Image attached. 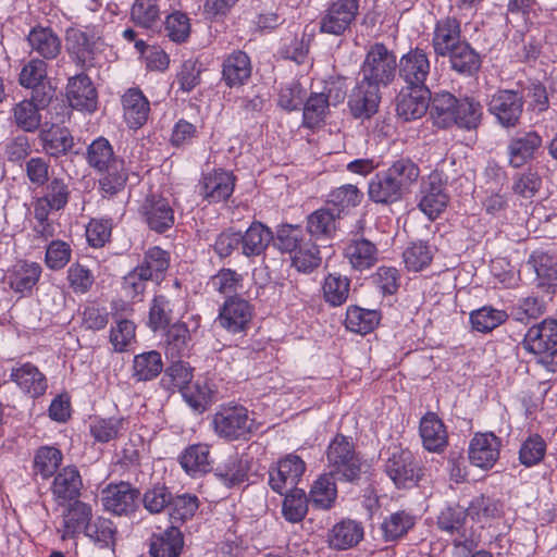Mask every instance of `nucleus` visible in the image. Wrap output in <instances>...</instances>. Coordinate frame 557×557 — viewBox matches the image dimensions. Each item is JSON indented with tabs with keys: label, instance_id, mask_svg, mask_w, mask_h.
Returning a JSON list of instances; mask_svg holds the SVG:
<instances>
[{
	"label": "nucleus",
	"instance_id": "obj_1",
	"mask_svg": "<svg viewBox=\"0 0 557 557\" xmlns=\"http://www.w3.org/2000/svg\"><path fill=\"white\" fill-rule=\"evenodd\" d=\"M215 434L228 441L246 438L252 433L255 422L242 405L222 406L212 418Z\"/></svg>",
	"mask_w": 557,
	"mask_h": 557
},
{
	"label": "nucleus",
	"instance_id": "obj_2",
	"mask_svg": "<svg viewBox=\"0 0 557 557\" xmlns=\"http://www.w3.org/2000/svg\"><path fill=\"white\" fill-rule=\"evenodd\" d=\"M396 57L383 44H374L368 50L360 73L362 81L377 87L387 86L395 77Z\"/></svg>",
	"mask_w": 557,
	"mask_h": 557
},
{
	"label": "nucleus",
	"instance_id": "obj_3",
	"mask_svg": "<svg viewBox=\"0 0 557 557\" xmlns=\"http://www.w3.org/2000/svg\"><path fill=\"white\" fill-rule=\"evenodd\" d=\"M329 467L333 475L339 480L352 482L361 472L360 461L355 454L354 445L342 435H337L329 445L326 453Z\"/></svg>",
	"mask_w": 557,
	"mask_h": 557
},
{
	"label": "nucleus",
	"instance_id": "obj_4",
	"mask_svg": "<svg viewBox=\"0 0 557 557\" xmlns=\"http://www.w3.org/2000/svg\"><path fill=\"white\" fill-rule=\"evenodd\" d=\"M384 471L397 488H411L421 479V469L412 453L395 447L385 460Z\"/></svg>",
	"mask_w": 557,
	"mask_h": 557
},
{
	"label": "nucleus",
	"instance_id": "obj_5",
	"mask_svg": "<svg viewBox=\"0 0 557 557\" xmlns=\"http://www.w3.org/2000/svg\"><path fill=\"white\" fill-rule=\"evenodd\" d=\"M359 0H337L332 2L321 15L319 29L323 34L342 36L356 21Z\"/></svg>",
	"mask_w": 557,
	"mask_h": 557
},
{
	"label": "nucleus",
	"instance_id": "obj_6",
	"mask_svg": "<svg viewBox=\"0 0 557 557\" xmlns=\"http://www.w3.org/2000/svg\"><path fill=\"white\" fill-rule=\"evenodd\" d=\"M448 202L449 196L445 189V182L438 171H433L422 178L418 206L425 215L431 220L437 218Z\"/></svg>",
	"mask_w": 557,
	"mask_h": 557
},
{
	"label": "nucleus",
	"instance_id": "obj_7",
	"mask_svg": "<svg viewBox=\"0 0 557 557\" xmlns=\"http://www.w3.org/2000/svg\"><path fill=\"white\" fill-rule=\"evenodd\" d=\"M20 84L33 89V99L41 106H48L54 96V89L47 77V63L44 60L32 59L21 70Z\"/></svg>",
	"mask_w": 557,
	"mask_h": 557
},
{
	"label": "nucleus",
	"instance_id": "obj_8",
	"mask_svg": "<svg viewBox=\"0 0 557 557\" xmlns=\"http://www.w3.org/2000/svg\"><path fill=\"white\" fill-rule=\"evenodd\" d=\"M305 470L306 465L301 458L296 455H288L280 460L276 467L270 469L269 484L278 494L287 493L296 488Z\"/></svg>",
	"mask_w": 557,
	"mask_h": 557
},
{
	"label": "nucleus",
	"instance_id": "obj_9",
	"mask_svg": "<svg viewBox=\"0 0 557 557\" xmlns=\"http://www.w3.org/2000/svg\"><path fill=\"white\" fill-rule=\"evenodd\" d=\"M490 112L504 127H513L523 110L522 97L513 90H498L488 102Z\"/></svg>",
	"mask_w": 557,
	"mask_h": 557
},
{
	"label": "nucleus",
	"instance_id": "obj_10",
	"mask_svg": "<svg viewBox=\"0 0 557 557\" xmlns=\"http://www.w3.org/2000/svg\"><path fill=\"white\" fill-rule=\"evenodd\" d=\"M252 319L251 305L240 297H228L219 312V323L227 332L237 334L245 332Z\"/></svg>",
	"mask_w": 557,
	"mask_h": 557
},
{
	"label": "nucleus",
	"instance_id": "obj_11",
	"mask_svg": "<svg viewBox=\"0 0 557 557\" xmlns=\"http://www.w3.org/2000/svg\"><path fill=\"white\" fill-rule=\"evenodd\" d=\"M139 212L148 227L157 233H164L174 225V210L162 196H147Z\"/></svg>",
	"mask_w": 557,
	"mask_h": 557
},
{
	"label": "nucleus",
	"instance_id": "obj_12",
	"mask_svg": "<svg viewBox=\"0 0 557 557\" xmlns=\"http://www.w3.org/2000/svg\"><path fill=\"white\" fill-rule=\"evenodd\" d=\"M139 492L129 483L110 484L102 491V504L106 510L116 516H127L137 508Z\"/></svg>",
	"mask_w": 557,
	"mask_h": 557
},
{
	"label": "nucleus",
	"instance_id": "obj_13",
	"mask_svg": "<svg viewBox=\"0 0 557 557\" xmlns=\"http://www.w3.org/2000/svg\"><path fill=\"white\" fill-rule=\"evenodd\" d=\"M523 347L534 355L554 356L557 352V321L544 320L529 329Z\"/></svg>",
	"mask_w": 557,
	"mask_h": 557
},
{
	"label": "nucleus",
	"instance_id": "obj_14",
	"mask_svg": "<svg viewBox=\"0 0 557 557\" xmlns=\"http://www.w3.org/2000/svg\"><path fill=\"white\" fill-rule=\"evenodd\" d=\"M398 67L399 76L405 81L407 87L428 88L425 82L430 74V61L423 50L417 48L404 54Z\"/></svg>",
	"mask_w": 557,
	"mask_h": 557
},
{
	"label": "nucleus",
	"instance_id": "obj_15",
	"mask_svg": "<svg viewBox=\"0 0 557 557\" xmlns=\"http://www.w3.org/2000/svg\"><path fill=\"white\" fill-rule=\"evenodd\" d=\"M344 256L355 271L362 272L375 265L379 249L374 243L355 234L344 249Z\"/></svg>",
	"mask_w": 557,
	"mask_h": 557
},
{
	"label": "nucleus",
	"instance_id": "obj_16",
	"mask_svg": "<svg viewBox=\"0 0 557 557\" xmlns=\"http://www.w3.org/2000/svg\"><path fill=\"white\" fill-rule=\"evenodd\" d=\"M82 487L83 481L77 468L66 466L55 474L51 484V493L58 505L64 506L79 497Z\"/></svg>",
	"mask_w": 557,
	"mask_h": 557
},
{
	"label": "nucleus",
	"instance_id": "obj_17",
	"mask_svg": "<svg viewBox=\"0 0 557 557\" xmlns=\"http://www.w3.org/2000/svg\"><path fill=\"white\" fill-rule=\"evenodd\" d=\"M429 100V88H403L397 96V114L405 121L420 119L426 113Z\"/></svg>",
	"mask_w": 557,
	"mask_h": 557
},
{
	"label": "nucleus",
	"instance_id": "obj_18",
	"mask_svg": "<svg viewBox=\"0 0 557 557\" xmlns=\"http://www.w3.org/2000/svg\"><path fill=\"white\" fill-rule=\"evenodd\" d=\"M380 87L360 81L349 96V108L355 117L369 119L379 108Z\"/></svg>",
	"mask_w": 557,
	"mask_h": 557
},
{
	"label": "nucleus",
	"instance_id": "obj_19",
	"mask_svg": "<svg viewBox=\"0 0 557 557\" xmlns=\"http://www.w3.org/2000/svg\"><path fill=\"white\" fill-rule=\"evenodd\" d=\"M500 442L493 433H478L469 445V459L479 468H491L499 456Z\"/></svg>",
	"mask_w": 557,
	"mask_h": 557
},
{
	"label": "nucleus",
	"instance_id": "obj_20",
	"mask_svg": "<svg viewBox=\"0 0 557 557\" xmlns=\"http://www.w3.org/2000/svg\"><path fill=\"white\" fill-rule=\"evenodd\" d=\"M460 22L456 17L446 16L435 24L432 47L440 57H446L451 49L461 44Z\"/></svg>",
	"mask_w": 557,
	"mask_h": 557
},
{
	"label": "nucleus",
	"instance_id": "obj_21",
	"mask_svg": "<svg viewBox=\"0 0 557 557\" xmlns=\"http://www.w3.org/2000/svg\"><path fill=\"white\" fill-rule=\"evenodd\" d=\"M235 178L231 172L215 170L203 176L200 194L209 202H219L227 199L235 186Z\"/></svg>",
	"mask_w": 557,
	"mask_h": 557
},
{
	"label": "nucleus",
	"instance_id": "obj_22",
	"mask_svg": "<svg viewBox=\"0 0 557 557\" xmlns=\"http://www.w3.org/2000/svg\"><path fill=\"white\" fill-rule=\"evenodd\" d=\"M66 97L74 109L92 111L96 108L97 92L87 75L79 74L69 79Z\"/></svg>",
	"mask_w": 557,
	"mask_h": 557
},
{
	"label": "nucleus",
	"instance_id": "obj_23",
	"mask_svg": "<svg viewBox=\"0 0 557 557\" xmlns=\"http://www.w3.org/2000/svg\"><path fill=\"white\" fill-rule=\"evenodd\" d=\"M542 143V137L534 131L512 138L508 145L509 164L513 168H521L535 157Z\"/></svg>",
	"mask_w": 557,
	"mask_h": 557
},
{
	"label": "nucleus",
	"instance_id": "obj_24",
	"mask_svg": "<svg viewBox=\"0 0 557 557\" xmlns=\"http://www.w3.org/2000/svg\"><path fill=\"white\" fill-rule=\"evenodd\" d=\"M251 75V62L247 53L237 50L228 54L222 64V78L233 88L246 83Z\"/></svg>",
	"mask_w": 557,
	"mask_h": 557
},
{
	"label": "nucleus",
	"instance_id": "obj_25",
	"mask_svg": "<svg viewBox=\"0 0 557 557\" xmlns=\"http://www.w3.org/2000/svg\"><path fill=\"white\" fill-rule=\"evenodd\" d=\"M180 302L181 299L171 293L156 295L149 309V326L153 331L169 326Z\"/></svg>",
	"mask_w": 557,
	"mask_h": 557
},
{
	"label": "nucleus",
	"instance_id": "obj_26",
	"mask_svg": "<svg viewBox=\"0 0 557 557\" xmlns=\"http://www.w3.org/2000/svg\"><path fill=\"white\" fill-rule=\"evenodd\" d=\"M183 546V533L172 525L160 533L152 534L149 553L151 557H178Z\"/></svg>",
	"mask_w": 557,
	"mask_h": 557
},
{
	"label": "nucleus",
	"instance_id": "obj_27",
	"mask_svg": "<svg viewBox=\"0 0 557 557\" xmlns=\"http://www.w3.org/2000/svg\"><path fill=\"white\" fill-rule=\"evenodd\" d=\"M124 120L131 128L143 126L149 115V101L139 89L131 88L122 97Z\"/></svg>",
	"mask_w": 557,
	"mask_h": 557
},
{
	"label": "nucleus",
	"instance_id": "obj_28",
	"mask_svg": "<svg viewBox=\"0 0 557 557\" xmlns=\"http://www.w3.org/2000/svg\"><path fill=\"white\" fill-rule=\"evenodd\" d=\"M10 377L23 392L32 397H38L47 389L46 376L32 363L12 368Z\"/></svg>",
	"mask_w": 557,
	"mask_h": 557
},
{
	"label": "nucleus",
	"instance_id": "obj_29",
	"mask_svg": "<svg viewBox=\"0 0 557 557\" xmlns=\"http://www.w3.org/2000/svg\"><path fill=\"white\" fill-rule=\"evenodd\" d=\"M369 198L375 203L392 205L405 196L386 171L376 173L369 182Z\"/></svg>",
	"mask_w": 557,
	"mask_h": 557
},
{
	"label": "nucleus",
	"instance_id": "obj_30",
	"mask_svg": "<svg viewBox=\"0 0 557 557\" xmlns=\"http://www.w3.org/2000/svg\"><path fill=\"white\" fill-rule=\"evenodd\" d=\"M362 539V525L350 519L337 522L329 533L330 546L339 550L356 546Z\"/></svg>",
	"mask_w": 557,
	"mask_h": 557
},
{
	"label": "nucleus",
	"instance_id": "obj_31",
	"mask_svg": "<svg viewBox=\"0 0 557 557\" xmlns=\"http://www.w3.org/2000/svg\"><path fill=\"white\" fill-rule=\"evenodd\" d=\"M420 435L425 449L440 453L447 445V432L435 413L425 414L420 422Z\"/></svg>",
	"mask_w": 557,
	"mask_h": 557
},
{
	"label": "nucleus",
	"instance_id": "obj_32",
	"mask_svg": "<svg viewBox=\"0 0 557 557\" xmlns=\"http://www.w3.org/2000/svg\"><path fill=\"white\" fill-rule=\"evenodd\" d=\"M272 231L261 222H253L242 233V253L246 257L260 256L273 240Z\"/></svg>",
	"mask_w": 557,
	"mask_h": 557
},
{
	"label": "nucleus",
	"instance_id": "obj_33",
	"mask_svg": "<svg viewBox=\"0 0 557 557\" xmlns=\"http://www.w3.org/2000/svg\"><path fill=\"white\" fill-rule=\"evenodd\" d=\"M431 100L430 115L433 123L441 127L447 128L456 122L457 98L450 92H436Z\"/></svg>",
	"mask_w": 557,
	"mask_h": 557
},
{
	"label": "nucleus",
	"instance_id": "obj_34",
	"mask_svg": "<svg viewBox=\"0 0 557 557\" xmlns=\"http://www.w3.org/2000/svg\"><path fill=\"white\" fill-rule=\"evenodd\" d=\"M27 40L32 50L46 60L57 58L61 51L60 38L51 28L48 27L33 28Z\"/></svg>",
	"mask_w": 557,
	"mask_h": 557
},
{
	"label": "nucleus",
	"instance_id": "obj_35",
	"mask_svg": "<svg viewBox=\"0 0 557 557\" xmlns=\"http://www.w3.org/2000/svg\"><path fill=\"white\" fill-rule=\"evenodd\" d=\"M385 171L397 184L404 196L411 191L420 177L418 164L409 158H400L394 161Z\"/></svg>",
	"mask_w": 557,
	"mask_h": 557
},
{
	"label": "nucleus",
	"instance_id": "obj_36",
	"mask_svg": "<svg viewBox=\"0 0 557 557\" xmlns=\"http://www.w3.org/2000/svg\"><path fill=\"white\" fill-rule=\"evenodd\" d=\"M91 507L83 502L75 499L63 515V529L61 537H74L85 525L91 521Z\"/></svg>",
	"mask_w": 557,
	"mask_h": 557
},
{
	"label": "nucleus",
	"instance_id": "obj_37",
	"mask_svg": "<svg viewBox=\"0 0 557 557\" xmlns=\"http://www.w3.org/2000/svg\"><path fill=\"white\" fill-rule=\"evenodd\" d=\"M183 469L193 476L201 475L211 470L209 446L195 444L185 449L180 458Z\"/></svg>",
	"mask_w": 557,
	"mask_h": 557
},
{
	"label": "nucleus",
	"instance_id": "obj_38",
	"mask_svg": "<svg viewBox=\"0 0 557 557\" xmlns=\"http://www.w3.org/2000/svg\"><path fill=\"white\" fill-rule=\"evenodd\" d=\"M339 215L331 209H318L307 219V230L315 238H331L337 230Z\"/></svg>",
	"mask_w": 557,
	"mask_h": 557
},
{
	"label": "nucleus",
	"instance_id": "obj_39",
	"mask_svg": "<svg viewBox=\"0 0 557 557\" xmlns=\"http://www.w3.org/2000/svg\"><path fill=\"white\" fill-rule=\"evenodd\" d=\"M446 57H449L451 69L462 75L474 74L481 65L479 54L465 40Z\"/></svg>",
	"mask_w": 557,
	"mask_h": 557
},
{
	"label": "nucleus",
	"instance_id": "obj_40",
	"mask_svg": "<svg viewBox=\"0 0 557 557\" xmlns=\"http://www.w3.org/2000/svg\"><path fill=\"white\" fill-rule=\"evenodd\" d=\"M336 497L337 488L332 473L320 475L311 486L310 502L319 509L332 508Z\"/></svg>",
	"mask_w": 557,
	"mask_h": 557
},
{
	"label": "nucleus",
	"instance_id": "obj_41",
	"mask_svg": "<svg viewBox=\"0 0 557 557\" xmlns=\"http://www.w3.org/2000/svg\"><path fill=\"white\" fill-rule=\"evenodd\" d=\"M380 322V313L376 310H368L357 306L347 308L345 325L350 332L368 334Z\"/></svg>",
	"mask_w": 557,
	"mask_h": 557
},
{
	"label": "nucleus",
	"instance_id": "obj_42",
	"mask_svg": "<svg viewBox=\"0 0 557 557\" xmlns=\"http://www.w3.org/2000/svg\"><path fill=\"white\" fill-rule=\"evenodd\" d=\"M46 107L47 106H41V103L33 99V97L18 102L13 109L16 125L26 132H34L39 127L41 122L40 110Z\"/></svg>",
	"mask_w": 557,
	"mask_h": 557
},
{
	"label": "nucleus",
	"instance_id": "obj_43",
	"mask_svg": "<svg viewBox=\"0 0 557 557\" xmlns=\"http://www.w3.org/2000/svg\"><path fill=\"white\" fill-rule=\"evenodd\" d=\"M87 160L89 165L99 172L112 169L115 162H124L123 159H119L114 156L112 146L103 137L90 144L87 151Z\"/></svg>",
	"mask_w": 557,
	"mask_h": 557
},
{
	"label": "nucleus",
	"instance_id": "obj_44",
	"mask_svg": "<svg viewBox=\"0 0 557 557\" xmlns=\"http://www.w3.org/2000/svg\"><path fill=\"white\" fill-rule=\"evenodd\" d=\"M84 534L99 547L112 548L116 541V527L111 520L98 517L85 525Z\"/></svg>",
	"mask_w": 557,
	"mask_h": 557
},
{
	"label": "nucleus",
	"instance_id": "obj_45",
	"mask_svg": "<svg viewBox=\"0 0 557 557\" xmlns=\"http://www.w3.org/2000/svg\"><path fill=\"white\" fill-rule=\"evenodd\" d=\"M169 263V253L160 247H152L146 251L141 263L136 269L146 273L145 276L148 280L159 281L168 270Z\"/></svg>",
	"mask_w": 557,
	"mask_h": 557
},
{
	"label": "nucleus",
	"instance_id": "obj_46",
	"mask_svg": "<svg viewBox=\"0 0 557 557\" xmlns=\"http://www.w3.org/2000/svg\"><path fill=\"white\" fill-rule=\"evenodd\" d=\"M532 263L536 273L539 285L557 286V257L543 251H535L531 255Z\"/></svg>",
	"mask_w": 557,
	"mask_h": 557
},
{
	"label": "nucleus",
	"instance_id": "obj_47",
	"mask_svg": "<svg viewBox=\"0 0 557 557\" xmlns=\"http://www.w3.org/2000/svg\"><path fill=\"white\" fill-rule=\"evenodd\" d=\"M41 275V267L36 262H20L11 275V287L20 293L30 290Z\"/></svg>",
	"mask_w": 557,
	"mask_h": 557
},
{
	"label": "nucleus",
	"instance_id": "obj_48",
	"mask_svg": "<svg viewBox=\"0 0 557 557\" xmlns=\"http://www.w3.org/2000/svg\"><path fill=\"white\" fill-rule=\"evenodd\" d=\"M349 287L348 277L341 274H329L322 285L323 298L333 307L341 306L348 298Z\"/></svg>",
	"mask_w": 557,
	"mask_h": 557
},
{
	"label": "nucleus",
	"instance_id": "obj_49",
	"mask_svg": "<svg viewBox=\"0 0 557 557\" xmlns=\"http://www.w3.org/2000/svg\"><path fill=\"white\" fill-rule=\"evenodd\" d=\"M162 359L158 351H148L134 358L133 375L137 381H149L157 377L162 371Z\"/></svg>",
	"mask_w": 557,
	"mask_h": 557
},
{
	"label": "nucleus",
	"instance_id": "obj_50",
	"mask_svg": "<svg viewBox=\"0 0 557 557\" xmlns=\"http://www.w3.org/2000/svg\"><path fill=\"white\" fill-rule=\"evenodd\" d=\"M62 453L52 446H42L34 457V472L42 479L52 476L62 462Z\"/></svg>",
	"mask_w": 557,
	"mask_h": 557
},
{
	"label": "nucleus",
	"instance_id": "obj_51",
	"mask_svg": "<svg viewBox=\"0 0 557 557\" xmlns=\"http://www.w3.org/2000/svg\"><path fill=\"white\" fill-rule=\"evenodd\" d=\"M193 380V369L184 361H175L164 371L161 385L171 392L184 389Z\"/></svg>",
	"mask_w": 557,
	"mask_h": 557
},
{
	"label": "nucleus",
	"instance_id": "obj_52",
	"mask_svg": "<svg viewBox=\"0 0 557 557\" xmlns=\"http://www.w3.org/2000/svg\"><path fill=\"white\" fill-rule=\"evenodd\" d=\"M131 17L140 27L153 28L160 20L159 0H135Z\"/></svg>",
	"mask_w": 557,
	"mask_h": 557
},
{
	"label": "nucleus",
	"instance_id": "obj_53",
	"mask_svg": "<svg viewBox=\"0 0 557 557\" xmlns=\"http://www.w3.org/2000/svg\"><path fill=\"white\" fill-rule=\"evenodd\" d=\"M42 140L46 151L54 157L65 154L73 147V137L69 129L57 125L44 133Z\"/></svg>",
	"mask_w": 557,
	"mask_h": 557
},
{
	"label": "nucleus",
	"instance_id": "obj_54",
	"mask_svg": "<svg viewBox=\"0 0 557 557\" xmlns=\"http://www.w3.org/2000/svg\"><path fill=\"white\" fill-rule=\"evenodd\" d=\"M103 172L106 174L99 180L100 191L103 197H112L124 189L127 181L125 162H115L112 169Z\"/></svg>",
	"mask_w": 557,
	"mask_h": 557
},
{
	"label": "nucleus",
	"instance_id": "obj_55",
	"mask_svg": "<svg viewBox=\"0 0 557 557\" xmlns=\"http://www.w3.org/2000/svg\"><path fill=\"white\" fill-rule=\"evenodd\" d=\"M456 122L459 127L473 129L480 122L482 116V107L480 102L472 98L457 99Z\"/></svg>",
	"mask_w": 557,
	"mask_h": 557
},
{
	"label": "nucleus",
	"instance_id": "obj_56",
	"mask_svg": "<svg viewBox=\"0 0 557 557\" xmlns=\"http://www.w3.org/2000/svg\"><path fill=\"white\" fill-rule=\"evenodd\" d=\"M414 524V519L406 511H397L384 519L381 525L385 541L404 536Z\"/></svg>",
	"mask_w": 557,
	"mask_h": 557
},
{
	"label": "nucleus",
	"instance_id": "obj_57",
	"mask_svg": "<svg viewBox=\"0 0 557 557\" xmlns=\"http://www.w3.org/2000/svg\"><path fill=\"white\" fill-rule=\"evenodd\" d=\"M283 516L293 523L300 522L308 511V498L301 488L288 491L283 503Z\"/></svg>",
	"mask_w": 557,
	"mask_h": 557
},
{
	"label": "nucleus",
	"instance_id": "obj_58",
	"mask_svg": "<svg viewBox=\"0 0 557 557\" xmlns=\"http://www.w3.org/2000/svg\"><path fill=\"white\" fill-rule=\"evenodd\" d=\"M467 515L478 521L495 519L503 515V504L497 499L480 495L471 500Z\"/></svg>",
	"mask_w": 557,
	"mask_h": 557
},
{
	"label": "nucleus",
	"instance_id": "obj_59",
	"mask_svg": "<svg viewBox=\"0 0 557 557\" xmlns=\"http://www.w3.org/2000/svg\"><path fill=\"white\" fill-rule=\"evenodd\" d=\"M507 319V313L492 307H483L470 314V321L474 330L487 333L499 326Z\"/></svg>",
	"mask_w": 557,
	"mask_h": 557
},
{
	"label": "nucleus",
	"instance_id": "obj_60",
	"mask_svg": "<svg viewBox=\"0 0 557 557\" xmlns=\"http://www.w3.org/2000/svg\"><path fill=\"white\" fill-rule=\"evenodd\" d=\"M331 102L324 92L311 94L304 107V123L308 127L319 125L325 117Z\"/></svg>",
	"mask_w": 557,
	"mask_h": 557
},
{
	"label": "nucleus",
	"instance_id": "obj_61",
	"mask_svg": "<svg viewBox=\"0 0 557 557\" xmlns=\"http://www.w3.org/2000/svg\"><path fill=\"white\" fill-rule=\"evenodd\" d=\"M293 265L299 272H312L321 264L318 247L311 242H305L292 257Z\"/></svg>",
	"mask_w": 557,
	"mask_h": 557
},
{
	"label": "nucleus",
	"instance_id": "obj_62",
	"mask_svg": "<svg viewBox=\"0 0 557 557\" xmlns=\"http://www.w3.org/2000/svg\"><path fill=\"white\" fill-rule=\"evenodd\" d=\"M546 443L537 434L529 436L521 445L519 459L527 467L539 463L545 456Z\"/></svg>",
	"mask_w": 557,
	"mask_h": 557
},
{
	"label": "nucleus",
	"instance_id": "obj_63",
	"mask_svg": "<svg viewBox=\"0 0 557 557\" xmlns=\"http://www.w3.org/2000/svg\"><path fill=\"white\" fill-rule=\"evenodd\" d=\"M66 280L70 288L75 294H86L95 283V276L91 271L78 262L71 264L67 270Z\"/></svg>",
	"mask_w": 557,
	"mask_h": 557
},
{
	"label": "nucleus",
	"instance_id": "obj_64",
	"mask_svg": "<svg viewBox=\"0 0 557 557\" xmlns=\"http://www.w3.org/2000/svg\"><path fill=\"white\" fill-rule=\"evenodd\" d=\"M433 258L432 250L423 243H417L404 251V262L410 271H421L428 267Z\"/></svg>",
	"mask_w": 557,
	"mask_h": 557
}]
</instances>
